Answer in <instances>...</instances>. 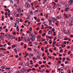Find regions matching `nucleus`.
Segmentation results:
<instances>
[{
	"label": "nucleus",
	"instance_id": "obj_1",
	"mask_svg": "<svg viewBox=\"0 0 73 73\" xmlns=\"http://www.w3.org/2000/svg\"><path fill=\"white\" fill-rule=\"evenodd\" d=\"M25 7L26 8H29L31 7L30 5L29 4V3L27 2H26L25 4Z\"/></svg>",
	"mask_w": 73,
	"mask_h": 73
},
{
	"label": "nucleus",
	"instance_id": "obj_2",
	"mask_svg": "<svg viewBox=\"0 0 73 73\" xmlns=\"http://www.w3.org/2000/svg\"><path fill=\"white\" fill-rule=\"evenodd\" d=\"M27 71V70H26L25 68H21V73H24V72H26Z\"/></svg>",
	"mask_w": 73,
	"mask_h": 73
},
{
	"label": "nucleus",
	"instance_id": "obj_3",
	"mask_svg": "<svg viewBox=\"0 0 73 73\" xmlns=\"http://www.w3.org/2000/svg\"><path fill=\"white\" fill-rule=\"evenodd\" d=\"M31 37V38L32 40V41H34L35 40V35H33V36Z\"/></svg>",
	"mask_w": 73,
	"mask_h": 73
},
{
	"label": "nucleus",
	"instance_id": "obj_4",
	"mask_svg": "<svg viewBox=\"0 0 73 73\" xmlns=\"http://www.w3.org/2000/svg\"><path fill=\"white\" fill-rule=\"evenodd\" d=\"M65 16L66 18H69V17H70L72 15L70 14H65Z\"/></svg>",
	"mask_w": 73,
	"mask_h": 73
},
{
	"label": "nucleus",
	"instance_id": "obj_5",
	"mask_svg": "<svg viewBox=\"0 0 73 73\" xmlns=\"http://www.w3.org/2000/svg\"><path fill=\"white\" fill-rule=\"evenodd\" d=\"M17 11L18 12H21V9L20 7H19L17 9Z\"/></svg>",
	"mask_w": 73,
	"mask_h": 73
},
{
	"label": "nucleus",
	"instance_id": "obj_6",
	"mask_svg": "<svg viewBox=\"0 0 73 73\" xmlns=\"http://www.w3.org/2000/svg\"><path fill=\"white\" fill-rule=\"evenodd\" d=\"M72 3H73V0H70L68 2L69 5H72Z\"/></svg>",
	"mask_w": 73,
	"mask_h": 73
},
{
	"label": "nucleus",
	"instance_id": "obj_7",
	"mask_svg": "<svg viewBox=\"0 0 73 73\" xmlns=\"http://www.w3.org/2000/svg\"><path fill=\"white\" fill-rule=\"evenodd\" d=\"M69 25L70 26H71V25H73V21H70L69 22Z\"/></svg>",
	"mask_w": 73,
	"mask_h": 73
},
{
	"label": "nucleus",
	"instance_id": "obj_8",
	"mask_svg": "<svg viewBox=\"0 0 73 73\" xmlns=\"http://www.w3.org/2000/svg\"><path fill=\"white\" fill-rule=\"evenodd\" d=\"M63 32L65 34V35H67L68 34V32L66 30H65V29H63Z\"/></svg>",
	"mask_w": 73,
	"mask_h": 73
},
{
	"label": "nucleus",
	"instance_id": "obj_9",
	"mask_svg": "<svg viewBox=\"0 0 73 73\" xmlns=\"http://www.w3.org/2000/svg\"><path fill=\"white\" fill-rule=\"evenodd\" d=\"M41 38V36L40 35H38L36 38L37 39H40Z\"/></svg>",
	"mask_w": 73,
	"mask_h": 73
},
{
	"label": "nucleus",
	"instance_id": "obj_10",
	"mask_svg": "<svg viewBox=\"0 0 73 73\" xmlns=\"http://www.w3.org/2000/svg\"><path fill=\"white\" fill-rule=\"evenodd\" d=\"M29 56L30 58H31V57L33 56V54H29Z\"/></svg>",
	"mask_w": 73,
	"mask_h": 73
},
{
	"label": "nucleus",
	"instance_id": "obj_11",
	"mask_svg": "<svg viewBox=\"0 0 73 73\" xmlns=\"http://www.w3.org/2000/svg\"><path fill=\"white\" fill-rule=\"evenodd\" d=\"M33 32H31L29 35V36H30V37H32V36L33 35Z\"/></svg>",
	"mask_w": 73,
	"mask_h": 73
},
{
	"label": "nucleus",
	"instance_id": "obj_12",
	"mask_svg": "<svg viewBox=\"0 0 73 73\" xmlns=\"http://www.w3.org/2000/svg\"><path fill=\"white\" fill-rule=\"evenodd\" d=\"M56 18L57 20H59L61 19V17L60 16H57L56 17Z\"/></svg>",
	"mask_w": 73,
	"mask_h": 73
},
{
	"label": "nucleus",
	"instance_id": "obj_13",
	"mask_svg": "<svg viewBox=\"0 0 73 73\" xmlns=\"http://www.w3.org/2000/svg\"><path fill=\"white\" fill-rule=\"evenodd\" d=\"M48 21H49V23H50L49 25H51V24H52V19H49L48 20Z\"/></svg>",
	"mask_w": 73,
	"mask_h": 73
},
{
	"label": "nucleus",
	"instance_id": "obj_14",
	"mask_svg": "<svg viewBox=\"0 0 73 73\" xmlns=\"http://www.w3.org/2000/svg\"><path fill=\"white\" fill-rule=\"evenodd\" d=\"M8 36V37H10V38H11L12 37H13V36H12V35H11V34H9V35H7V37Z\"/></svg>",
	"mask_w": 73,
	"mask_h": 73
},
{
	"label": "nucleus",
	"instance_id": "obj_15",
	"mask_svg": "<svg viewBox=\"0 0 73 73\" xmlns=\"http://www.w3.org/2000/svg\"><path fill=\"white\" fill-rule=\"evenodd\" d=\"M69 9H70V8H66L65 9V12H67Z\"/></svg>",
	"mask_w": 73,
	"mask_h": 73
},
{
	"label": "nucleus",
	"instance_id": "obj_16",
	"mask_svg": "<svg viewBox=\"0 0 73 73\" xmlns=\"http://www.w3.org/2000/svg\"><path fill=\"white\" fill-rule=\"evenodd\" d=\"M52 20L53 21H57L56 19L54 17H53L52 19Z\"/></svg>",
	"mask_w": 73,
	"mask_h": 73
},
{
	"label": "nucleus",
	"instance_id": "obj_17",
	"mask_svg": "<svg viewBox=\"0 0 73 73\" xmlns=\"http://www.w3.org/2000/svg\"><path fill=\"white\" fill-rule=\"evenodd\" d=\"M29 13L31 15H32L33 13V12H32V10H30L29 11Z\"/></svg>",
	"mask_w": 73,
	"mask_h": 73
},
{
	"label": "nucleus",
	"instance_id": "obj_18",
	"mask_svg": "<svg viewBox=\"0 0 73 73\" xmlns=\"http://www.w3.org/2000/svg\"><path fill=\"white\" fill-rule=\"evenodd\" d=\"M52 33V31L51 30L49 31L48 32V33L49 35H50Z\"/></svg>",
	"mask_w": 73,
	"mask_h": 73
},
{
	"label": "nucleus",
	"instance_id": "obj_19",
	"mask_svg": "<svg viewBox=\"0 0 73 73\" xmlns=\"http://www.w3.org/2000/svg\"><path fill=\"white\" fill-rule=\"evenodd\" d=\"M65 24V22H60V24L61 25H64Z\"/></svg>",
	"mask_w": 73,
	"mask_h": 73
},
{
	"label": "nucleus",
	"instance_id": "obj_20",
	"mask_svg": "<svg viewBox=\"0 0 73 73\" xmlns=\"http://www.w3.org/2000/svg\"><path fill=\"white\" fill-rule=\"evenodd\" d=\"M14 52H15L16 54L17 53V51L16 50V48H15L14 49Z\"/></svg>",
	"mask_w": 73,
	"mask_h": 73
},
{
	"label": "nucleus",
	"instance_id": "obj_21",
	"mask_svg": "<svg viewBox=\"0 0 73 73\" xmlns=\"http://www.w3.org/2000/svg\"><path fill=\"white\" fill-rule=\"evenodd\" d=\"M36 58L38 59H40L41 58L40 57V56L39 55H37L36 56Z\"/></svg>",
	"mask_w": 73,
	"mask_h": 73
},
{
	"label": "nucleus",
	"instance_id": "obj_22",
	"mask_svg": "<svg viewBox=\"0 0 73 73\" xmlns=\"http://www.w3.org/2000/svg\"><path fill=\"white\" fill-rule=\"evenodd\" d=\"M44 69H43L40 70V73H44Z\"/></svg>",
	"mask_w": 73,
	"mask_h": 73
},
{
	"label": "nucleus",
	"instance_id": "obj_23",
	"mask_svg": "<svg viewBox=\"0 0 73 73\" xmlns=\"http://www.w3.org/2000/svg\"><path fill=\"white\" fill-rule=\"evenodd\" d=\"M16 20H17V23H19V18H17L16 19Z\"/></svg>",
	"mask_w": 73,
	"mask_h": 73
},
{
	"label": "nucleus",
	"instance_id": "obj_24",
	"mask_svg": "<svg viewBox=\"0 0 73 73\" xmlns=\"http://www.w3.org/2000/svg\"><path fill=\"white\" fill-rule=\"evenodd\" d=\"M31 41V38H30L29 37L27 40V41L28 42H29V41Z\"/></svg>",
	"mask_w": 73,
	"mask_h": 73
},
{
	"label": "nucleus",
	"instance_id": "obj_25",
	"mask_svg": "<svg viewBox=\"0 0 73 73\" xmlns=\"http://www.w3.org/2000/svg\"><path fill=\"white\" fill-rule=\"evenodd\" d=\"M1 69H4L5 68V66H2L1 67Z\"/></svg>",
	"mask_w": 73,
	"mask_h": 73
},
{
	"label": "nucleus",
	"instance_id": "obj_26",
	"mask_svg": "<svg viewBox=\"0 0 73 73\" xmlns=\"http://www.w3.org/2000/svg\"><path fill=\"white\" fill-rule=\"evenodd\" d=\"M0 38L1 39V40H4V38L2 37V36L1 35H0Z\"/></svg>",
	"mask_w": 73,
	"mask_h": 73
},
{
	"label": "nucleus",
	"instance_id": "obj_27",
	"mask_svg": "<svg viewBox=\"0 0 73 73\" xmlns=\"http://www.w3.org/2000/svg\"><path fill=\"white\" fill-rule=\"evenodd\" d=\"M5 56V54H0V57H3V56Z\"/></svg>",
	"mask_w": 73,
	"mask_h": 73
},
{
	"label": "nucleus",
	"instance_id": "obj_28",
	"mask_svg": "<svg viewBox=\"0 0 73 73\" xmlns=\"http://www.w3.org/2000/svg\"><path fill=\"white\" fill-rule=\"evenodd\" d=\"M19 26H17L16 28V29L17 30L18 32H19Z\"/></svg>",
	"mask_w": 73,
	"mask_h": 73
},
{
	"label": "nucleus",
	"instance_id": "obj_29",
	"mask_svg": "<svg viewBox=\"0 0 73 73\" xmlns=\"http://www.w3.org/2000/svg\"><path fill=\"white\" fill-rule=\"evenodd\" d=\"M23 41L24 42H26L27 40H26V38H24L23 39Z\"/></svg>",
	"mask_w": 73,
	"mask_h": 73
},
{
	"label": "nucleus",
	"instance_id": "obj_30",
	"mask_svg": "<svg viewBox=\"0 0 73 73\" xmlns=\"http://www.w3.org/2000/svg\"><path fill=\"white\" fill-rule=\"evenodd\" d=\"M29 63H27L25 64L26 66H29Z\"/></svg>",
	"mask_w": 73,
	"mask_h": 73
},
{
	"label": "nucleus",
	"instance_id": "obj_31",
	"mask_svg": "<svg viewBox=\"0 0 73 73\" xmlns=\"http://www.w3.org/2000/svg\"><path fill=\"white\" fill-rule=\"evenodd\" d=\"M16 27H17V23H15V25L14 26V27L16 28Z\"/></svg>",
	"mask_w": 73,
	"mask_h": 73
},
{
	"label": "nucleus",
	"instance_id": "obj_32",
	"mask_svg": "<svg viewBox=\"0 0 73 73\" xmlns=\"http://www.w3.org/2000/svg\"><path fill=\"white\" fill-rule=\"evenodd\" d=\"M57 7V6L54 5V7H53V9H55V8H56V7Z\"/></svg>",
	"mask_w": 73,
	"mask_h": 73
},
{
	"label": "nucleus",
	"instance_id": "obj_33",
	"mask_svg": "<svg viewBox=\"0 0 73 73\" xmlns=\"http://www.w3.org/2000/svg\"><path fill=\"white\" fill-rule=\"evenodd\" d=\"M29 25H30V24H28L27 26V28L28 29L29 28Z\"/></svg>",
	"mask_w": 73,
	"mask_h": 73
},
{
	"label": "nucleus",
	"instance_id": "obj_34",
	"mask_svg": "<svg viewBox=\"0 0 73 73\" xmlns=\"http://www.w3.org/2000/svg\"><path fill=\"white\" fill-rule=\"evenodd\" d=\"M65 8H69V5H67L65 7Z\"/></svg>",
	"mask_w": 73,
	"mask_h": 73
},
{
	"label": "nucleus",
	"instance_id": "obj_35",
	"mask_svg": "<svg viewBox=\"0 0 73 73\" xmlns=\"http://www.w3.org/2000/svg\"><path fill=\"white\" fill-rule=\"evenodd\" d=\"M13 14L14 15V16H17V15H16V13L15 12H14L13 13Z\"/></svg>",
	"mask_w": 73,
	"mask_h": 73
},
{
	"label": "nucleus",
	"instance_id": "obj_36",
	"mask_svg": "<svg viewBox=\"0 0 73 73\" xmlns=\"http://www.w3.org/2000/svg\"><path fill=\"white\" fill-rule=\"evenodd\" d=\"M21 35L22 36H25V34H24V33H21Z\"/></svg>",
	"mask_w": 73,
	"mask_h": 73
},
{
	"label": "nucleus",
	"instance_id": "obj_37",
	"mask_svg": "<svg viewBox=\"0 0 73 73\" xmlns=\"http://www.w3.org/2000/svg\"><path fill=\"white\" fill-rule=\"evenodd\" d=\"M37 66H38V64H36V65L35 66V67L36 68V67H37Z\"/></svg>",
	"mask_w": 73,
	"mask_h": 73
},
{
	"label": "nucleus",
	"instance_id": "obj_38",
	"mask_svg": "<svg viewBox=\"0 0 73 73\" xmlns=\"http://www.w3.org/2000/svg\"><path fill=\"white\" fill-rule=\"evenodd\" d=\"M37 21V22H38V23H39V22H40V20L38 19H37V20H36Z\"/></svg>",
	"mask_w": 73,
	"mask_h": 73
},
{
	"label": "nucleus",
	"instance_id": "obj_39",
	"mask_svg": "<svg viewBox=\"0 0 73 73\" xmlns=\"http://www.w3.org/2000/svg\"><path fill=\"white\" fill-rule=\"evenodd\" d=\"M34 52H37V50H38L34 49Z\"/></svg>",
	"mask_w": 73,
	"mask_h": 73
},
{
	"label": "nucleus",
	"instance_id": "obj_40",
	"mask_svg": "<svg viewBox=\"0 0 73 73\" xmlns=\"http://www.w3.org/2000/svg\"><path fill=\"white\" fill-rule=\"evenodd\" d=\"M48 49H46V50H45V53H48Z\"/></svg>",
	"mask_w": 73,
	"mask_h": 73
},
{
	"label": "nucleus",
	"instance_id": "obj_41",
	"mask_svg": "<svg viewBox=\"0 0 73 73\" xmlns=\"http://www.w3.org/2000/svg\"><path fill=\"white\" fill-rule=\"evenodd\" d=\"M10 19L11 20H13V18L12 17H10Z\"/></svg>",
	"mask_w": 73,
	"mask_h": 73
},
{
	"label": "nucleus",
	"instance_id": "obj_42",
	"mask_svg": "<svg viewBox=\"0 0 73 73\" xmlns=\"http://www.w3.org/2000/svg\"><path fill=\"white\" fill-rule=\"evenodd\" d=\"M38 33H42V30H40L39 32H38Z\"/></svg>",
	"mask_w": 73,
	"mask_h": 73
},
{
	"label": "nucleus",
	"instance_id": "obj_43",
	"mask_svg": "<svg viewBox=\"0 0 73 73\" xmlns=\"http://www.w3.org/2000/svg\"><path fill=\"white\" fill-rule=\"evenodd\" d=\"M46 38H49V35H46Z\"/></svg>",
	"mask_w": 73,
	"mask_h": 73
},
{
	"label": "nucleus",
	"instance_id": "obj_44",
	"mask_svg": "<svg viewBox=\"0 0 73 73\" xmlns=\"http://www.w3.org/2000/svg\"><path fill=\"white\" fill-rule=\"evenodd\" d=\"M15 38V37L13 36L12 37H11V39H14V38Z\"/></svg>",
	"mask_w": 73,
	"mask_h": 73
},
{
	"label": "nucleus",
	"instance_id": "obj_45",
	"mask_svg": "<svg viewBox=\"0 0 73 73\" xmlns=\"http://www.w3.org/2000/svg\"><path fill=\"white\" fill-rule=\"evenodd\" d=\"M52 4H54V5H56V3L54 2H52Z\"/></svg>",
	"mask_w": 73,
	"mask_h": 73
},
{
	"label": "nucleus",
	"instance_id": "obj_46",
	"mask_svg": "<svg viewBox=\"0 0 73 73\" xmlns=\"http://www.w3.org/2000/svg\"><path fill=\"white\" fill-rule=\"evenodd\" d=\"M11 68H5V70H7V69L8 70H9Z\"/></svg>",
	"mask_w": 73,
	"mask_h": 73
},
{
	"label": "nucleus",
	"instance_id": "obj_47",
	"mask_svg": "<svg viewBox=\"0 0 73 73\" xmlns=\"http://www.w3.org/2000/svg\"><path fill=\"white\" fill-rule=\"evenodd\" d=\"M32 70H36V68H32Z\"/></svg>",
	"mask_w": 73,
	"mask_h": 73
},
{
	"label": "nucleus",
	"instance_id": "obj_48",
	"mask_svg": "<svg viewBox=\"0 0 73 73\" xmlns=\"http://www.w3.org/2000/svg\"><path fill=\"white\" fill-rule=\"evenodd\" d=\"M24 49H26L27 48V44H26L25 45V46L24 47Z\"/></svg>",
	"mask_w": 73,
	"mask_h": 73
},
{
	"label": "nucleus",
	"instance_id": "obj_49",
	"mask_svg": "<svg viewBox=\"0 0 73 73\" xmlns=\"http://www.w3.org/2000/svg\"><path fill=\"white\" fill-rule=\"evenodd\" d=\"M45 3H46V2H45V1H43V4H44H44H45Z\"/></svg>",
	"mask_w": 73,
	"mask_h": 73
},
{
	"label": "nucleus",
	"instance_id": "obj_50",
	"mask_svg": "<svg viewBox=\"0 0 73 73\" xmlns=\"http://www.w3.org/2000/svg\"><path fill=\"white\" fill-rule=\"evenodd\" d=\"M39 28H40V27H38L37 28H36V30L37 31H38V29H39Z\"/></svg>",
	"mask_w": 73,
	"mask_h": 73
},
{
	"label": "nucleus",
	"instance_id": "obj_51",
	"mask_svg": "<svg viewBox=\"0 0 73 73\" xmlns=\"http://www.w3.org/2000/svg\"><path fill=\"white\" fill-rule=\"evenodd\" d=\"M41 50L42 51H44V49H43V48L42 47L41 48Z\"/></svg>",
	"mask_w": 73,
	"mask_h": 73
},
{
	"label": "nucleus",
	"instance_id": "obj_52",
	"mask_svg": "<svg viewBox=\"0 0 73 73\" xmlns=\"http://www.w3.org/2000/svg\"><path fill=\"white\" fill-rule=\"evenodd\" d=\"M19 65H23V63H20Z\"/></svg>",
	"mask_w": 73,
	"mask_h": 73
},
{
	"label": "nucleus",
	"instance_id": "obj_53",
	"mask_svg": "<svg viewBox=\"0 0 73 73\" xmlns=\"http://www.w3.org/2000/svg\"><path fill=\"white\" fill-rule=\"evenodd\" d=\"M30 31H32V27H31L30 28Z\"/></svg>",
	"mask_w": 73,
	"mask_h": 73
},
{
	"label": "nucleus",
	"instance_id": "obj_54",
	"mask_svg": "<svg viewBox=\"0 0 73 73\" xmlns=\"http://www.w3.org/2000/svg\"><path fill=\"white\" fill-rule=\"evenodd\" d=\"M63 43H64V44H66V41H64V42Z\"/></svg>",
	"mask_w": 73,
	"mask_h": 73
},
{
	"label": "nucleus",
	"instance_id": "obj_55",
	"mask_svg": "<svg viewBox=\"0 0 73 73\" xmlns=\"http://www.w3.org/2000/svg\"><path fill=\"white\" fill-rule=\"evenodd\" d=\"M50 71L47 70H46V73H49Z\"/></svg>",
	"mask_w": 73,
	"mask_h": 73
},
{
	"label": "nucleus",
	"instance_id": "obj_56",
	"mask_svg": "<svg viewBox=\"0 0 73 73\" xmlns=\"http://www.w3.org/2000/svg\"><path fill=\"white\" fill-rule=\"evenodd\" d=\"M49 51L51 53H52V52H53V51L50 49Z\"/></svg>",
	"mask_w": 73,
	"mask_h": 73
},
{
	"label": "nucleus",
	"instance_id": "obj_57",
	"mask_svg": "<svg viewBox=\"0 0 73 73\" xmlns=\"http://www.w3.org/2000/svg\"><path fill=\"white\" fill-rule=\"evenodd\" d=\"M11 3H13V1L12 0H10Z\"/></svg>",
	"mask_w": 73,
	"mask_h": 73
},
{
	"label": "nucleus",
	"instance_id": "obj_58",
	"mask_svg": "<svg viewBox=\"0 0 73 73\" xmlns=\"http://www.w3.org/2000/svg\"><path fill=\"white\" fill-rule=\"evenodd\" d=\"M35 45H37V43L36 42H35Z\"/></svg>",
	"mask_w": 73,
	"mask_h": 73
},
{
	"label": "nucleus",
	"instance_id": "obj_59",
	"mask_svg": "<svg viewBox=\"0 0 73 73\" xmlns=\"http://www.w3.org/2000/svg\"><path fill=\"white\" fill-rule=\"evenodd\" d=\"M54 36H55L56 35V32H54Z\"/></svg>",
	"mask_w": 73,
	"mask_h": 73
},
{
	"label": "nucleus",
	"instance_id": "obj_60",
	"mask_svg": "<svg viewBox=\"0 0 73 73\" xmlns=\"http://www.w3.org/2000/svg\"><path fill=\"white\" fill-rule=\"evenodd\" d=\"M59 59L60 60H62V58H61V57H60L59 58Z\"/></svg>",
	"mask_w": 73,
	"mask_h": 73
},
{
	"label": "nucleus",
	"instance_id": "obj_61",
	"mask_svg": "<svg viewBox=\"0 0 73 73\" xmlns=\"http://www.w3.org/2000/svg\"><path fill=\"white\" fill-rule=\"evenodd\" d=\"M34 19L35 20H37V17H34Z\"/></svg>",
	"mask_w": 73,
	"mask_h": 73
},
{
	"label": "nucleus",
	"instance_id": "obj_62",
	"mask_svg": "<svg viewBox=\"0 0 73 73\" xmlns=\"http://www.w3.org/2000/svg\"><path fill=\"white\" fill-rule=\"evenodd\" d=\"M21 27L22 28H24V26L22 25L21 26Z\"/></svg>",
	"mask_w": 73,
	"mask_h": 73
},
{
	"label": "nucleus",
	"instance_id": "obj_63",
	"mask_svg": "<svg viewBox=\"0 0 73 73\" xmlns=\"http://www.w3.org/2000/svg\"><path fill=\"white\" fill-rule=\"evenodd\" d=\"M62 5H63V4H65V2H62Z\"/></svg>",
	"mask_w": 73,
	"mask_h": 73
},
{
	"label": "nucleus",
	"instance_id": "obj_64",
	"mask_svg": "<svg viewBox=\"0 0 73 73\" xmlns=\"http://www.w3.org/2000/svg\"><path fill=\"white\" fill-rule=\"evenodd\" d=\"M16 73H20V71H17Z\"/></svg>",
	"mask_w": 73,
	"mask_h": 73
}]
</instances>
